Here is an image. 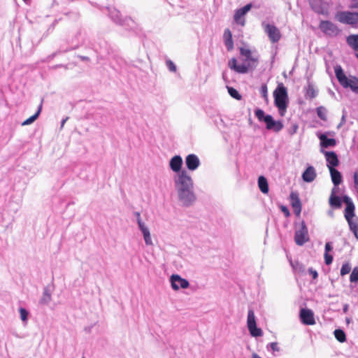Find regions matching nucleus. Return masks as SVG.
<instances>
[{
    "mask_svg": "<svg viewBox=\"0 0 358 358\" xmlns=\"http://www.w3.org/2000/svg\"><path fill=\"white\" fill-rule=\"evenodd\" d=\"M179 199L185 206L192 204L196 199L192 191L193 182L186 171H182L175 180Z\"/></svg>",
    "mask_w": 358,
    "mask_h": 358,
    "instance_id": "nucleus-1",
    "label": "nucleus"
},
{
    "mask_svg": "<svg viewBox=\"0 0 358 358\" xmlns=\"http://www.w3.org/2000/svg\"><path fill=\"white\" fill-rule=\"evenodd\" d=\"M240 54L245 59V64L238 65L236 58H231L228 62V66L238 73H246L250 69L255 68L258 62V57L254 56L250 50L245 48H240Z\"/></svg>",
    "mask_w": 358,
    "mask_h": 358,
    "instance_id": "nucleus-2",
    "label": "nucleus"
},
{
    "mask_svg": "<svg viewBox=\"0 0 358 358\" xmlns=\"http://www.w3.org/2000/svg\"><path fill=\"white\" fill-rule=\"evenodd\" d=\"M274 103L281 116H284L288 106L289 97L287 90L282 83L278 84L273 91Z\"/></svg>",
    "mask_w": 358,
    "mask_h": 358,
    "instance_id": "nucleus-3",
    "label": "nucleus"
},
{
    "mask_svg": "<svg viewBox=\"0 0 358 358\" xmlns=\"http://www.w3.org/2000/svg\"><path fill=\"white\" fill-rule=\"evenodd\" d=\"M334 71L336 78L343 87H349L353 91H358V78L354 76L347 77L341 66H335Z\"/></svg>",
    "mask_w": 358,
    "mask_h": 358,
    "instance_id": "nucleus-4",
    "label": "nucleus"
},
{
    "mask_svg": "<svg viewBox=\"0 0 358 358\" xmlns=\"http://www.w3.org/2000/svg\"><path fill=\"white\" fill-rule=\"evenodd\" d=\"M320 29L330 37L336 36L340 33V29L333 22L328 20H322L319 24Z\"/></svg>",
    "mask_w": 358,
    "mask_h": 358,
    "instance_id": "nucleus-5",
    "label": "nucleus"
},
{
    "mask_svg": "<svg viewBox=\"0 0 358 358\" xmlns=\"http://www.w3.org/2000/svg\"><path fill=\"white\" fill-rule=\"evenodd\" d=\"M294 241L298 245H302L309 241L308 229L304 222H301V228L295 231Z\"/></svg>",
    "mask_w": 358,
    "mask_h": 358,
    "instance_id": "nucleus-6",
    "label": "nucleus"
},
{
    "mask_svg": "<svg viewBox=\"0 0 358 358\" xmlns=\"http://www.w3.org/2000/svg\"><path fill=\"white\" fill-rule=\"evenodd\" d=\"M247 327L252 337H260L263 335L262 330L257 326L255 315H248Z\"/></svg>",
    "mask_w": 358,
    "mask_h": 358,
    "instance_id": "nucleus-7",
    "label": "nucleus"
},
{
    "mask_svg": "<svg viewBox=\"0 0 358 358\" xmlns=\"http://www.w3.org/2000/svg\"><path fill=\"white\" fill-rule=\"evenodd\" d=\"M336 19L343 23L354 24L358 22V13L351 12H339L336 15Z\"/></svg>",
    "mask_w": 358,
    "mask_h": 358,
    "instance_id": "nucleus-8",
    "label": "nucleus"
},
{
    "mask_svg": "<svg viewBox=\"0 0 358 358\" xmlns=\"http://www.w3.org/2000/svg\"><path fill=\"white\" fill-rule=\"evenodd\" d=\"M252 5L250 3L245 5L241 8H239L235 11V14L234 15V22L241 26H245V16L247 13L251 9Z\"/></svg>",
    "mask_w": 358,
    "mask_h": 358,
    "instance_id": "nucleus-9",
    "label": "nucleus"
},
{
    "mask_svg": "<svg viewBox=\"0 0 358 358\" xmlns=\"http://www.w3.org/2000/svg\"><path fill=\"white\" fill-rule=\"evenodd\" d=\"M264 31L272 43L278 42L281 38L279 29L274 25L267 24L264 26Z\"/></svg>",
    "mask_w": 358,
    "mask_h": 358,
    "instance_id": "nucleus-10",
    "label": "nucleus"
},
{
    "mask_svg": "<svg viewBox=\"0 0 358 358\" xmlns=\"http://www.w3.org/2000/svg\"><path fill=\"white\" fill-rule=\"evenodd\" d=\"M171 287L174 290H178L179 288L186 289L189 287V282L182 278L179 275L173 274L171 276Z\"/></svg>",
    "mask_w": 358,
    "mask_h": 358,
    "instance_id": "nucleus-11",
    "label": "nucleus"
},
{
    "mask_svg": "<svg viewBox=\"0 0 358 358\" xmlns=\"http://www.w3.org/2000/svg\"><path fill=\"white\" fill-rule=\"evenodd\" d=\"M264 122L266 124L267 129H272L275 132L280 131L283 128L282 123L280 121H275L270 115L266 116Z\"/></svg>",
    "mask_w": 358,
    "mask_h": 358,
    "instance_id": "nucleus-12",
    "label": "nucleus"
},
{
    "mask_svg": "<svg viewBox=\"0 0 358 358\" xmlns=\"http://www.w3.org/2000/svg\"><path fill=\"white\" fill-rule=\"evenodd\" d=\"M343 202L346 204L345 209V217L346 220H352L355 215V206L350 198L348 196H344L343 198Z\"/></svg>",
    "mask_w": 358,
    "mask_h": 358,
    "instance_id": "nucleus-13",
    "label": "nucleus"
},
{
    "mask_svg": "<svg viewBox=\"0 0 358 358\" xmlns=\"http://www.w3.org/2000/svg\"><path fill=\"white\" fill-rule=\"evenodd\" d=\"M322 152L325 156L327 162V167L329 168V169H330L331 168H335L336 166H338L339 160L335 152L323 151Z\"/></svg>",
    "mask_w": 358,
    "mask_h": 358,
    "instance_id": "nucleus-14",
    "label": "nucleus"
},
{
    "mask_svg": "<svg viewBox=\"0 0 358 358\" xmlns=\"http://www.w3.org/2000/svg\"><path fill=\"white\" fill-rule=\"evenodd\" d=\"M187 168L190 171L196 170L200 165L198 157L194 154L188 155L185 158Z\"/></svg>",
    "mask_w": 358,
    "mask_h": 358,
    "instance_id": "nucleus-15",
    "label": "nucleus"
},
{
    "mask_svg": "<svg viewBox=\"0 0 358 358\" xmlns=\"http://www.w3.org/2000/svg\"><path fill=\"white\" fill-rule=\"evenodd\" d=\"M291 204L294 213L299 216L301 212V203L297 194L292 192L290 194Z\"/></svg>",
    "mask_w": 358,
    "mask_h": 358,
    "instance_id": "nucleus-16",
    "label": "nucleus"
},
{
    "mask_svg": "<svg viewBox=\"0 0 358 358\" xmlns=\"http://www.w3.org/2000/svg\"><path fill=\"white\" fill-rule=\"evenodd\" d=\"M182 164V157L179 155L173 157L170 160V168L174 172H179Z\"/></svg>",
    "mask_w": 358,
    "mask_h": 358,
    "instance_id": "nucleus-17",
    "label": "nucleus"
},
{
    "mask_svg": "<svg viewBox=\"0 0 358 358\" xmlns=\"http://www.w3.org/2000/svg\"><path fill=\"white\" fill-rule=\"evenodd\" d=\"M317 176L313 166H308L302 174V178L305 182H310L313 181Z\"/></svg>",
    "mask_w": 358,
    "mask_h": 358,
    "instance_id": "nucleus-18",
    "label": "nucleus"
},
{
    "mask_svg": "<svg viewBox=\"0 0 358 358\" xmlns=\"http://www.w3.org/2000/svg\"><path fill=\"white\" fill-rule=\"evenodd\" d=\"M223 38L227 50L229 51L232 50L234 48V41L232 38L231 31L229 29H226L224 30Z\"/></svg>",
    "mask_w": 358,
    "mask_h": 358,
    "instance_id": "nucleus-19",
    "label": "nucleus"
},
{
    "mask_svg": "<svg viewBox=\"0 0 358 358\" xmlns=\"http://www.w3.org/2000/svg\"><path fill=\"white\" fill-rule=\"evenodd\" d=\"M139 228L143 234V238H144L145 244L148 245H152L150 231L148 229V227H145V225L141 220H139Z\"/></svg>",
    "mask_w": 358,
    "mask_h": 358,
    "instance_id": "nucleus-20",
    "label": "nucleus"
},
{
    "mask_svg": "<svg viewBox=\"0 0 358 358\" xmlns=\"http://www.w3.org/2000/svg\"><path fill=\"white\" fill-rule=\"evenodd\" d=\"M319 138L320 145L323 148L334 147L336 145V141L334 138H329L325 134H321Z\"/></svg>",
    "mask_w": 358,
    "mask_h": 358,
    "instance_id": "nucleus-21",
    "label": "nucleus"
},
{
    "mask_svg": "<svg viewBox=\"0 0 358 358\" xmlns=\"http://www.w3.org/2000/svg\"><path fill=\"white\" fill-rule=\"evenodd\" d=\"M329 170L332 182L335 186L340 185L342 182V176L341 173L335 168H331Z\"/></svg>",
    "mask_w": 358,
    "mask_h": 358,
    "instance_id": "nucleus-22",
    "label": "nucleus"
},
{
    "mask_svg": "<svg viewBox=\"0 0 358 358\" xmlns=\"http://www.w3.org/2000/svg\"><path fill=\"white\" fill-rule=\"evenodd\" d=\"M258 186L260 191L264 194L268 192V185L266 178L264 176H259L258 178Z\"/></svg>",
    "mask_w": 358,
    "mask_h": 358,
    "instance_id": "nucleus-23",
    "label": "nucleus"
},
{
    "mask_svg": "<svg viewBox=\"0 0 358 358\" xmlns=\"http://www.w3.org/2000/svg\"><path fill=\"white\" fill-rule=\"evenodd\" d=\"M299 320L301 323L306 325H313L315 324L314 315H299Z\"/></svg>",
    "mask_w": 358,
    "mask_h": 358,
    "instance_id": "nucleus-24",
    "label": "nucleus"
},
{
    "mask_svg": "<svg viewBox=\"0 0 358 358\" xmlns=\"http://www.w3.org/2000/svg\"><path fill=\"white\" fill-rule=\"evenodd\" d=\"M348 43L357 52L358 57V35H351L347 38Z\"/></svg>",
    "mask_w": 358,
    "mask_h": 358,
    "instance_id": "nucleus-25",
    "label": "nucleus"
},
{
    "mask_svg": "<svg viewBox=\"0 0 358 358\" xmlns=\"http://www.w3.org/2000/svg\"><path fill=\"white\" fill-rule=\"evenodd\" d=\"M321 4H322V2L320 1L315 0V1H313V2L312 3L311 5H312L313 9L316 13H317L319 14L327 15V9L322 8Z\"/></svg>",
    "mask_w": 358,
    "mask_h": 358,
    "instance_id": "nucleus-26",
    "label": "nucleus"
},
{
    "mask_svg": "<svg viewBox=\"0 0 358 358\" xmlns=\"http://www.w3.org/2000/svg\"><path fill=\"white\" fill-rule=\"evenodd\" d=\"M305 96L310 99H314L317 96V92L313 85L308 84L306 89Z\"/></svg>",
    "mask_w": 358,
    "mask_h": 358,
    "instance_id": "nucleus-27",
    "label": "nucleus"
},
{
    "mask_svg": "<svg viewBox=\"0 0 358 358\" xmlns=\"http://www.w3.org/2000/svg\"><path fill=\"white\" fill-rule=\"evenodd\" d=\"M41 108H42V105L41 104L40 106H39V108L37 110V112L34 115H33L32 116L29 117L28 119L25 120L22 123V126H25V125H28V124H30L33 123L38 118L39 114L41 113Z\"/></svg>",
    "mask_w": 358,
    "mask_h": 358,
    "instance_id": "nucleus-28",
    "label": "nucleus"
},
{
    "mask_svg": "<svg viewBox=\"0 0 358 358\" xmlns=\"http://www.w3.org/2000/svg\"><path fill=\"white\" fill-rule=\"evenodd\" d=\"M329 203L333 207L341 208V200L338 196L331 194L329 198Z\"/></svg>",
    "mask_w": 358,
    "mask_h": 358,
    "instance_id": "nucleus-29",
    "label": "nucleus"
},
{
    "mask_svg": "<svg viewBox=\"0 0 358 358\" xmlns=\"http://www.w3.org/2000/svg\"><path fill=\"white\" fill-rule=\"evenodd\" d=\"M335 338L341 343L345 341L346 336L345 332L341 329H336L334 332Z\"/></svg>",
    "mask_w": 358,
    "mask_h": 358,
    "instance_id": "nucleus-30",
    "label": "nucleus"
},
{
    "mask_svg": "<svg viewBox=\"0 0 358 358\" xmlns=\"http://www.w3.org/2000/svg\"><path fill=\"white\" fill-rule=\"evenodd\" d=\"M317 114L318 117L322 120H327V109L323 106H319L317 108Z\"/></svg>",
    "mask_w": 358,
    "mask_h": 358,
    "instance_id": "nucleus-31",
    "label": "nucleus"
},
{
    "mask_svg": "<svg viewBox=\"0 0 358 358\" xmlns=\"http://www.w3.org/2000/svg\"><path fill=\"white\" fill-rule=\"evenodd\" d=\"M350 226V230L353 232L355 237L358 239V222L352 220H347Z\"/></svg>",
    "mask_w": 358,
    "mask_h": 358,
    "instance_id": "nucleus-32",
    "label": "nucleus"
},
{
    "mask_svg": "<svg viewBox=\"0 0 358 358\" xmlns=\"http://www.w3.org/2000/svg\"><path fill=\"white\" fill-rule=\"evenodd\" d=\"M228 92L231 97L236 99V100H241L242 98L241 95L234 87H228Z\"/></svg>",
    "mask_w": 358,
    "mask_h": 358,
    "instance_id": "nucleus-33",
    "label": "nucleus"
},
{
    "mask_svg": "<svg viewBox=\"0 0 358 358\" xmlns=\"http://www.w3.org/2000/svg\"><path fill=\"white\" fill-rule=\"evenodd\" d=\"M351 271V266L348 262H346L342 265L341 269V275L342 276L349 273Z\"/></svg>",
    "mask_w": 358,
    "mask_h": 358,
    "instance_id": "nucleus-34",
    "label": "nucleus"
},
{
    "mask_svg": "<svg viewBox=\"0 0 358 358\" xmlns=\"http://www.w3.org/2000/svg\"><path fill=\"white\" fill-rule=\"evenodd\" d=\"M350 280L351 282H358V267H355L352 270L350 276Z\"/></svg>",
    "mask_w": 358,
    "mask_h": 358,
    "instance_id": "nucleus-35",
    "label": "nucleus"
},
{
    "mask_svg": "<svg viewBox=\"0 0 358 358\" xmlns=\"http://www.w3.org/2000/svg\"><path fill=\"white\" fill-rule=\"evenodd\" d=\"M255 115H256L257 118L258 119V120L260 122H262V121L264 122V118L266 116V115H265L264 110H262V109H257L255 110Z\"/></svg>",
    "mask_w": 358,
    "mask_h": 358,
    "instance_id": "nucleus-36",
    "label": "nucleus"
},
{
    "mask_svg": "<svg viewBox=\"0 0 358 358\" xmlns=\"http://www.w3.org/2000/svg\"><path fill=\"white\" fill-rule=\"evenodd\" d=\"M260 92L262 96L267 101L268 100V89L266 85L261 87Z\"/></svg>",
    "mask_w": 358,
    "mask_h": 358,
    "instance_id": "nucleus-37",
    "label": "nucleus"
},
{
    "mask_svg": "<svg viewBox=\"0 0 358 358\" xmlns=\"http://www.w3.org/2000/svg\"><path fill=\"white\" fill-rule=\"evenodd\" d=\"M166 64L171 71H172V72L176 71V66L172 61L167 60L166 62Z\"/></svg>",
    "mask_w": 358,
    "mask_h": 358,
    "instance_id": "nucleus-38",
    "label": "nucleus"
},
{
    "mask_svg": "<svg viewBox=\"0 0 358 358\" xmlns=\"http://www.w3.org/2000/svg\"><path fill=\"white\" fill-rule=\"evenodd\" d=\"M324 261L327 265H329L333 262V256L327 252L324 253Z\"/></svg>",
    "mask_w": 358,
    "mask_h": 358,
    "instance_id": "nucleus-39",
    "label": "nucleus"
},
{
    "mask_svg": "<svg viewBox=\"0 0 358 358\" xmlns=\"http://www.w3.org/2000/svg\"><path fill=\"white\" fill-rule=\"evenodd\" d=\"M355 188L358 192V169L356 170L353 175Z\"/></svg>",
    "mask_w": 358,
    "mask_h": 358,
    "instance_id": "nucleus-40",
    "label": "nucleus"
},
{
    "mask_svg": "<svg viewBox=\"0 0 358 358\" xmlns=\"http://www.w3.org/2000/svg\"><path fill=\"white\" fill-rule=\"evenodd\" d=\"M280 209L286 217H288L290 215L289 209L286 206H281Z\"/></svg>",
    "mask_w": 358,
    "mask_h": 358,
    "instance_id": "nucleus-41",
    "label": "nucleus"
},
{
    "mask_svg": "<svg viewBox=\"0 0 358 358\" xmlns=\"http://www.w3.org/2000/svg\"><path fill=\"white\" fill-rule=\"evenodd\" d=\"M269 346L271 348V349L273 351V352H278L280 350L278 346V343H275V342H273V343H271L269 344Z\"/></svg>",
    "mask_w": 358,
    "mask_h": 358,
    "instance_id": "nucleus-42",
    "label": "nucleus"
},
{
    "mask_svg": "<svg viewBox=\"0 0 358 358\" xmlns=\"http://www.w3.org/2000/svg\"><path fill=\"white\" fill-rule=\"evenodd\" d=\"M309 273L312 275L313 279H316L318 276L317 272L313 268L309 269Z\"/></svg>",
    "mask_w": 358,
    "mask_h": 358,
    "instance_id": "nucleus-43",
    "label": "nucleus"
},
{
    "mask_svg": "<svg viewBox=\"0 0 358 358\" xmlns=\"http://www.w3.org/2000/svg\"><path fill=\"white\" fill-rule=\"evenodd\" d=\"M333 249L330 243H327L325 245V252L329 253Z\"/></svg>",
    "mask_w": 358,
    "mask_h": 358,
    "instance_id": "nucleus-44",
    "label": "nucleus"
},
{
    "mask_svg": "<svg viewBox=\"0 0 358 358\" xmlns=\"http://www.w3.org/2000/svg\"><path fill=\"white\" fill-rule=\"evenodd\" d=\"M50 295L48 293H47L46 292H45L44 296L43 298V301L44 302H48V301H50Z\"/></svg>",
    "mask_w": 358,
    "mask_h": 358,
    "instance_id": "nucleus-45",
    "label": "nucleus"
},
{
    "mask_svg": "<svg viewBox=\"0 0 358 358\" xmlns=\"http://www.w3.org/2000/svg\"><path fill=\"white\" fill-rule=\"evenodd\" d=\"M22 321L26 324L29 315H20Z\"/></svg>",
    "mask_w": 358,
    "mask_h": 358,
    "instance_id": "nucleus-46",
    "label": "nucleus"
},
{
    "mask_svg": "<svg viewBox=\"0 0 358 358\" xmlns=\"http://www.w3.org/2000/svg\"><path fill=\"white\" fill-rule=\"evenodd\" d=\"M299 313L303 314V313H313L310 310H306V309L302 308V309H301Z\"/></svg>",
    "mask_w": 358,
    "mask_h": 358,
    "instance_id": "nucleus-47",
    "label": "nucleus"
},
{
    "mask_svg": "<svg viewBox=\"0 0 358 358\" xmlns=\"http://www.w3.org/2000/svg\"><path fill=\"white\" fill-rule=\"evenodd\" d=\"M136 218H137L138 224L139 225V220H141L140 213H138V212L136 213Z\"/></svg>",
    "mask_w": 358,
    "mask_h": 358,
    "instance_id": "nucleus-48",
    "label": "nucleus"
},
{
    "mask_svg": "<svg viewBox=\"0 0 358 358\" xmlns=\"http://www.w3.org/2000/svg\"><path fill=\"white\" fill-rule=\"evenodd\" d=\"M20 313H28L27 310L24 308H20L19 309Z\"/></svg>",
    "mask_w": 358,
    "mask_h": 358,
    "instance_id": "nucleus-49",
    "label": "nucleus"
},
{
    "mask_svg": "<svg viewBox=\"0 0 358 358\" xmlns=\"http://www.w3.org/2000/svg\"><path fill=\"white\" fill-rule=\"evenodd\" d=\"M252 358H262V357L260 356H259L257 354L253 353L252 355Z\"/></svg>",
    "mask_w": 358,
    "mask_h": 358,
    "instance_id": "nucleus-50",
    "label": "nucleus"
},
{
    "mask_svg": "<svg viewBox=\"0 0 358 358\" xmlns=\"http://www.w3.org/2000/svg\"><path fill=\"white\" fill-rule=\"evenodd\" d=\"M345 322H346L347 324H349L351 322V319L350 317H347L345 318Z\"/></svg>",
    "mask_w": 358,
    "mask_h": 358,
    "instance_id": "nucleus-51",
    "label": "nucleus"
},
{
    "mask_svg": "<svg viewBox=\"0 0 358 358\" xmlns=\"http://www.w3.org/2000/svg\"><path fill=\"white\" fill-rule=\"evenodd\" d=\"M65 122H66V120H64L62 121V127H63V126H64V124H65Z\"/></svg>",
    "mask_w": 358,
    "mask_h": 358,
    "instance_id": "nucleus-52",
    "label": "nucleus"
},
{
    "mask_svg": "<svg viewBox=\"0 0 358 358\" xmlns=\"http://www.w3.org/2000/svg\"><path fill=\"white\" fill-rule=\"evenodd\" d=\"M82 59H87V57H82Z\"/></svg>",
    "mask_w": 358,
    "mask_h": 358,
    "instance_id": "nucleus-53",
    "label": "nucleus"
},
{
    "mask_svg": "<svg viewBox=\"0 0 358 358\" xmlns=\"http://www.w3.org/2000/svg\"><path fill=\"white\" fill-rule=\"evenodd\" d=\"M248 313H249V314H251V313H252V311L250 310V311L248 312Z\"/></svg>",
    "mask_w": 358,
    "mask_h": 358,
    "instance_id": "nucleus-54",
    "label": "nucleus"
},
{
    "mask_svg": "<svg viewBox=\"0 0 358 358\" xmlns=\"http://www.w3.org/2000/svg\"><path fill=\"white\" fill-rule=\"evenodd\" d=\"M83 358H85V357H83Z\"/></svg>",
    "mask_w": 358,
    "mask_h": 358,
    "instance_id": "nucleus-55",
    "label": "nucleus"
}]
</instances>
